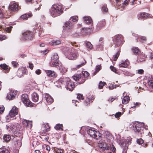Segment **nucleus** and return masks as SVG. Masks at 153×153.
<instances>
[{
  "mask_svg": "<svg viewBox=\"0 0 153 153\" xmlns=\"http://www.w3.org/2000/svg\"><path fill=\"white\" fill-rule=\"evenodd\" d=\"M63 12L62 6L61 4H55L52 5L50 10V13L53 17L58 16L62 14Z\"/></svg>",
  "mask_w": 153,
  "mask_h": 153,
  "instance_id": "f257e3e1",
  "label": "nucleus"
},
{
  "mask_svg": "<svg viewBox=\"0 0 153 153\" xmlns=\"http://www.w3.org/2000/svg\"><path fill=\"white\" fill-rule=\"evenodd\" d=\"M131 139L127 138L124 141H122L121 138H117V142L119 143H120V146L122 148V153H126L128 145L131 143Z\"/></svg>",
  "mask_w": 153,
  "mask_h": 153,
  "instance_id": "f03ea898",
  "label": "nucleus"
},
{
  "mask_svg": "<svg viewBox=\"0 0 153 153\" xmlns=\"http://www.w3.org/2000/svg\"><path fill=\"white\" fill-rule=\"evenodd\" d=\"M144 128V123H135L133 127V129L136 133H142Z\"/></svg>",
  "mask_w": 153,
  "mask_h": 153,
  "instance_id": "7ed1b4c3",
  "label": "nucleus"
},
{
  "mask_svg": "<svg viewBox=\"0 0 153 153\" xmlns=\"http://www.w3.org/2000/svg\"><path fill=\"white\" fill-rule=\"evenodd\" d=\"M19 112L18 108L15 106L13 107L10 111L9 114L7 117V119L10 120L16 119L15 116L17 115Z\"/></svg>",
  "mask_w": 153,
  "mask_h": 153,
  "instance_id": "20e7f679",
  "label": "nucleus"
},
{
  "mask_svg": "<svg viewBox=\"0 0 153 153\" xmlns=\"http://www.w3.org/2000/svg\"><path fill=\"white\" fill-rule=\"evenodd\" d=\"M21 99L22 101L27 107H31L33 106V104L30 101L27 94H23L21 96Z\"/></svg>",
  "mask_w": 153,
  "mask_h": 153,
  "instance_id": "39448f33",
  "label": "nucleus"
},
{
  "mask_svg": "<svg viewBox=\"0 0 153 153\" xmlns=\"http://www.w3.org/2000/svg\"><path fill=\"white\" fill-rule=\"evenodd\" d=\"M87 132L90 136L96 139H98L101 137V134L99 131H95L94 128L89 129Z\"/></svg>",
  "mask_w": 153,
  "mask_h": 153,
  "instance_id": "423d86ee",
  "label": "nucleus"
},
{
  "mask_svg": "<svg viewBox=\"0 0 153 153\" xmlns=\"http://www.w3.org/2000/svg\"><path fill=\"white\" fill-rule=\"evenodd\" d=\"M67 56L70 59H76L79 56L78 50L74 48L71 49V51L68 53Z\"/></svg>",
  "mask_w": 153,
  "mask_h": 153,
  "instance_id": "0eeeda50",
  "label": "nucleus"
},
{
  "mask_svg": "<svg viewBox=\"0 0 153 153\" xmlns=\"http://www.w3.org/2000/svg\"><path fill=\"white\" fill-rule=\"evenodd\" d=\"M34 37V33L29 31H27L22 33V38L25 40H31Z\"/></svg>",
  "mask_w": 153,
  "mask_h": 153,
  "instance_id": "6e6552de",
  "label": "nucleus"
},
{
  "mask_svg": "<svg viewBox=\"0 0 153 153\" xmlns=\"http://www.w3.org/2000/svg\"><path fill=\"white\" fill-rule=\"evenodd\" d=\"M74 24V23H73V22H71L70 20H68L65 23L63 27L65 30L70 31L73 29Z\"/></svg>",
  "mask_w": 153,
  "mask_h": 153,
  "instance_id": "1a4fd4ad",
  "label": "nucleus"
},
{
  "mask_svg": "<svg viewBox=\"0 0 153 153\" xmlns=\"http://www.w3.org/2000/svg\"><path fill=\"white\" fill-rule=\"evenodd\" d=\"M105 140H106L108 142L112 143L113 142L114 137L112 134L108 131L106 132L104 135Z\"/></svg>",
  "mask_w": 153,
  "mask_h": 153,
  "instance_id": "9d476101",
  "label": "nucleus"
},
{
  "mask_svg": "<svg viewBox=\"0 0 153 153\" xmlns=\"http://www.w3.org/2000/svg\"><path fill=\"white\" fill-rule=\"evenodd\" d=\"M11 16V14L10 10H7L5 13L4 10L0 8V18H8Z\"/></svg>",
  "mask_w": 153,
  "mask_h": 153,
  "instance_id": "9b49d317",
  "label": "nucleus"
},
{
  "mask_svg": "<svg viewBox=\"0 0 153 153\" xmlns=\"http://www.w3.org/2000/svg\"><path fill=\"white\" fill-rule=\"evenodd\" d=\"M105 140H101L99 141L98 146L103 150H107L109 149V146L105 142Z\"/></svg>",
  "mask_w": 153,
  "mask_h": 153,
  "instance_id": "f8f14e48",
  "label": "nucleus"
},
{
  "mask_svg": "<svg viewBox=\"0 0 153 153\" xmlns=\"http://www.w3.org/2000/svg\"><path fill=\"white\" fill-rule=\"evenodd\" d=\"M10 11L13 12H16L19 10L18 4L16 3H11L9 6Z\"/></svg>",
  "mask_w": 153,
  "mask_h": 153,
  "instance_id": "ddd939ff",
  "label": "nucleus"
},
{
  "mask_svg": "<svg viewBox=\"0 0 153 153\" xmlns=\"http://www.w3.org/2000/svg\"><path fill=\"white\" fill-rule=\"evenodd\" d=\"M81 76V80L79 82L80 84L84 83L87 79V77L89 76V73L86 71H83L82 74H80Z\"/></svg>",
  "mask_w": 153,
  "mask_h": 153,
  "instance_id": "4468645a",
  "label": "nucleus"
},
{
  "mask_svg": "<svg viewBox=\"0 0 153 153\" xmlns=\"http://www.w3.org/2000/svg\"><path fill=\"white\" fill-rule=\"evenodd\" d=\"M95 99V97L93 96L89 95L85 99L84 102V104L85 105L88 106L89 105L90 103L92 102Z\"/></svg>",
  "mask_w": 153,
  "mask_h": 153,
  "instance_id": "2eb2a0df",
  "label": "nucleus"
},
{
  "mask_svg": "<svg viewBox=\"0 0 153 153\" xmlns=\"http://www.w3.org/2000/svg\"><path fill=\"white\" fill-rule=\"evenodd\" d=\"M18 94V92L17 91H13L9 92L7 96V98L9 100H12Z\"/></svg>",
  "mask_w": 153,
  "mask_h": 153,
  "instance_id": "dca6fc26",
  "label": "nucleus"
},
{
  "mask_svg": "<svg viewBox=\"0 0 153 153\" xmlns=\"http://www.w3.org/2000/svg\"><path fill=\"white\" fill-rule=\"evenodd\" d=\"M27 71V69L24 68H19L17 71V74L19 77H21L25 74Z\"/></svg>",
  "mask_w": 153,
  "mask_h": 153,
  "instance_id": "f3484780",
  "label": "nucleus"
},
{
  "mask_svg": "<svg viewBox=\"0 0 153 153\" xmlns=\"http://www.w3.org/2000/svg\"><path fill=\"white\" fill-rule=\"evenodd\" d=\"M123 41V38L121 35H118L115 36V43L117 46H120Z\"/></svg>",
  "mask_w": 153,
  "mask_h": 153,
  "instance_id": "a211bd4d",
  "label": "nucleus"
},
{
  "mask_svg": "<svg viewBox=\"0 0 153 153\" xmlns=\"http://www.w3.org/2000/svg\"><path fill=\"white\" fill-rule=\"evenodd\" d=\"M22 123L23 126L25 127L31 128L32 126V121L24 119L22 120Z\"/></svg>",
  "mask_w": 153,
  "mask_h": 153,
  "instance_id": "6ab92c4d",
  "label": "nucleus"
},
{
  "mask_svg": "<svg viewBox=\"0 0 153 153\" xmlns=\"http://www.w3.org/2000/svg\"><path fill=\"white\" fill-rule=\"evenodd\" d=\"M74 82H72L70 79V81L68 82L65 86L67 90L71 91L74 89Z\"/></svg>",
  "mask_w": 153,
  "mask_h": 153,
  "instance_id": "aec40b11",
  "label": "nucleus"
},
{
  "mask_svg": "<svg viewBox=\"0 0 153 153\" xmlns=\"http://www.w3.org/2000/svg\"><path fill=\"white\" fill-rule=\"evenodd\" d=\"M105 25V20H102L98 22L96 28L97 30H99L103 28Z\"/></svg>",
  "mask_w": 153,
  "mask_h": 153,
  "instance_id": "412c9836",
  "label": "nucleus"
},
{
  "mask_svg": "<svg viewBox=\"0 0 153 153\" xmlns=\"http://www.w3.org/2000/svg\"><path fill=\"white\" fill-rule=\"evenodd\" d=\"M119 106L121 108L122 111L118 112L115 113V118H117L118 120L120 119V117L121 116L124 114L125 111V109L123 108V105L120 104L119 105Z\"/></svg>",
  "mask_w": 153,
  "mask_h": 153,
  "instance_id": "4be33fe9",
  "label": "nucleus"
},
{
  "mask_svg": "<svg viewBox=\"0 0 153 153\" xmlns=\"http://www.w3.org/2000/svg\"><path fill=\"white\" fill-rule=\"evenodd\" d=\"M0 67L4 72L5 73H8L10 70V67L6 64L4 63L0 65Z\"/></svg>",
  "mask_w": 153,
  "mask_h": 153,
  "instance_id": "5701e85b",
  "label": "nucleus"
},
{
  "mask_svg": "<svg viewBox=\"0 0 153 153\" xmlns=\"http://www.w3.org/2000/svg\"><path fill=\"white\" fill-rule=\"evenodd\" d=\"M70 79L68 77H63L60 78L59 80V82L62 84L66 86L68 82L70 81Z\"/></svg>",
  "mask_w": 153,
  "mask_h": 153,
  "instance_id": "b1692460",
  "label": "nucleus"
},
{
  "mask_svg": "<svg viewBox=\"0 0 153 153\" xmlns=\"http://www.w3.org/2000/svg\"><path fill=\"white\" fill-rule=\"evenodd\" d=\"M45 72L48 76L52 77L53 78H56L57 76V74L53 71L46 70H45Z\"/></svg>",
  "mask_w": 153,
  "mask_h": 153,
  "instance_id": "393cba45",
  "label": "nucleus"
},
{
  "mask_svg": "<svg viewBox=\"0 0 153 153\" xmlns=\"http://www.w3.org/2000/svg\"><path fill=\"white\" fill-rule=\"evenodd\" d=\"M32 8L34 9L35 11L39 10L41 8V5L39 4L37 1H33V3L32 5Z\"/></svg>",
  "mask_w": 153,
  "mask_h": 153,
  "instance_id": "a878e982",
  "label": "nucleus"
},
{
  "mask_svg": "<svg viewBox=\"0 0 153 153\" xmlns=\"http://www.w3.org/2000/svg\"><path fill=\"white\" fill-rule=\"evenodd\" d=\"M32 16V14L31 12H30L22 15L20 16V18L23 20H27L28 18Z\"/></svg>",
  "mask_w": 153,
  "mask_h": 153,
  "instance_id": "bb28decb",
  "label": "nucleus"
},
{
  "mask_svg": "<svg viewBox=\"0 0 153 153\" xmlns=\"http://www.w3.org/2000/svg\"><path fill=\"white\" fill-rule=\"evenodd\" d=\"M149 16V14L145 12L141 13L137 16L138 19H146Z\"/></svg>",
  "mask_w": 153,
  "mask_h": 153,
  "instance_id": "cd10ccee",
  "label": "nucleus"
},
{
  "mask_svg": "<svg viewBox=\"0 0 153 153\" xmlns=\"http://www.w3.org/2000/svg\"><path fill=\"white\" fill-rule=\"evenodd\" d=\"M146 56L144 54H139L137 57V61L138 62H142L145 61Z\"/></svg>",
  "mask_w": 153,
  "mask_h": 153,
  "instance_id": "c85d7f7f",
  "label": "nucleus"
},
{
  "mask_svg": "<svg viewBox=\"0 0 153 153\" xmlns=\"http://www.w3.org/2000/svg\"><path fill=\"white\" fill-rule=\"evenodd\" d=\"M32 99L33 101L34 102H36L39 100V96L36 93L34 92L31 95Z\"/></svg>",
  "mask_w": 153,
  "mask_h": 153,
  "instance_id": "c756f323",
  "label": "nucleus"
},
{
  "mask_svg": "<svg viewBox=\"0 0 153 153\" xmlns=\"http://www.w3.org/2000/svg\"><path fill=\"white\" fill-rule=\"evenodd\" d=\"M46 100L48 104H51L53 101V99L48 94H45Z\"/></svg>",
  "mask_w": 153,
  "mask_h": 153,
  "instance_id": "7c9ffc66",
  "label": "nucleus"
},
{
  "mask_svg": "<svg viewBox=\"0 0 153 153\" xmlns=\"http://www.w3.org/2000/svg\"><path fill=\"white\" fill-rule=\"evenodd\" d=\"M85 22L88 24L92 25L93 23L91 17L90 16H86L83 18Z\"/></svg>",
  "mask_w": 153,
  "mask_h": 153,
  "instance_id": "2f4dec72",
  "label": "nucleus"
},
{
  "mask_svg": "<svg viewBox=\"0 0 153 153\" xmlns=\"http://www.w3.org/2000/svg\"><path fill=\"white\" fill-rule=\"evenodd\" d=\"M49 64L51 67L57 68L59 65V62L58 61H51L50 62Z\"/></svg>",
  "mask_w": 153,
  "mask_h": 153,
  "instance_id": "473e14b6",
  "label": "nucleus"
},
{
  "mask_svg": "<svg viewBox=\"0 0 153 153\" xmlns=\"http://www.w3.org/2000/svg\"><path fill=\"white\" fill-rule=\"evenodd\" d=\"M91 30L89 28H82L81 32L84 35H88L90 33Z\"/></svg>",
  "mask_w": 153,
  "mask_h": 153,
  "instance_id": "72a5a7b5",
  "label": "nucleus"
},
{
  "mask_svg": "<svg viewBox=\"0 0 153 153\" xmlns=\"http://www.w3.org/2000/svg\"><path fill=\"white\" fill-rule=\"evenodd\" d=\"M131 50L134 54L135 55L139 54L140 51L138 47H133L131 48Z\"/></svg>",
  "mask_w": 153,
  "mask_h": 153,
  "instance_id": "f704fd0d",
  "label": "nucleus"
},
{
  "mask_svg": "<svg viewBox=\"0 0 153 153\" xmlns=\"http://www.w3.org/2000/svg\"><path fill=\"white\" fill-rule=\"evenodd\" d=\"M129 3V0H125L123 2H122L121 4L120 7L117 8V9H119L120 8H123V9Z\"/></svg>",
  "mask_w": 153,
  "mask_h": 153,
  "instance_id": "c9c22d12",
  "label": "nucleus"
},
{
  "mask_svg": "<svg viewBox=\"0 0 153 153\" xmlns=\"http://www.w3.org/2000/svg\"><path fill=\"white\" fill-rule=\"evenodd\" d=\"M130 97L128 96H125L124 97L122 100V103L123 104H126L128 103L130 100Z\"/></svg>",
  "mask_w": 153,
  "mask_h": 153,
  "instance_id": "e433bc0d",
  "label": "nucleus"
},
{
  "mask_svg": "<svg viewBox=\"0 0 153 153\" xmlns=\"http://www.w3.org/2000/svg\"><path fill=\"white\" fill-rule=\"evenodd\" d=\"M61 42L59 40H53L50 42V44L51 45H56L60 44Z\"/></svg>",
  "mask_w": 153,
  "mask_h": 153,
  "instance_id": "4c0bfd02",
  "label": "nucleus"
},
{
  "mask_svg": "<svg viewBox=\"0 0 153 153\" xmlns=\"http://www.w3.org/2000/svg\"><path fill=\"white\" fill-rule=\"evenodd\" d=\"M129 64L128 60H126L125 62L119 64V66L121 67L126 68Z\"/></svg>",
  "mask_w": 153,
  "mask_h": 153,
  "instance_id": "58836bf2",
  "label": "nucleus"
},
{
  "mask_svg": "<svg viewBox=\"0 0 153 153\" xmlns=\"http://www.w3.org/2000/svg\"><path fill=\"white\" fill-rule=\"evenodd\" d=\"M16 141L15 142V144L18 148L21 147L22 145L21 142V137L19 138V139H16Z\"/></svg>",
  "mask_w": 153,
  "mask_h": 153,
  "instance_id": "ea45409f",
  "label": "nucleus"
},
{
  "mask_svg": "<svg viewBox=\"0 0 153 153\" xmlns=\"http://www.w3.org/2000/svg\"><path fill=\"white\" fill-rule=\"evenodd\" d=\"M59 70L63 74L65 73L67 71V68L62 65L60 66Z\"/></svg>",
  "mask_w": 153,
  "mask_h": 153,
  "instance_id": "a19ab883",
  "label": "nucleus"
},
{
  "mask_svg": "<svg viewBox=\"0 0 153 153\" xmlns=\"http://www.w3.org/2000/svg\"><path fill=\"white\" fill-rule=\"evenodd\" d=\"M59 58V57L58 54L56 53H54L51 57V61H57Z\"/></svg>",
  "mask_w": 153,
  "mask_h": 153,
  "instance_id": "79ce46f5",
  "label": "nucleus"
},
{
  "mask_svg": "<svg viewBox=\"0 0 153 153\" xmlns=\"http://www.w3.org/2000/svg\"><path fill=\"white\" fill-rule=\"evenodd\" d=\"M73 77L74 79L76 81L79 80H81V76L80 74H75Z\"/></svg>",
  "mask_w": 153,
  "mask_h": 153,
  "instance_id": "37998d69",
  "label": "nucleus"
},
{
  "mask_svg": "<svg viewBox=\"0 0 153 153\" xmlns=\"http://www.w3.org/2000/svg\"><path fill=\"white\" fill-rule=\"evenodd\" d=\"M11 139V136L10 135L5 134L3 137V139L6 142L9 141Z\"/></svg>",
  "mask_w": 153,
  "mask_h": 153,
  "instance_id": "c03bdc74",
  "label": "nucleus"
},
{
  "mask_svg": "<svg viewBox=\"0 0 153 153\" xmlns=\"http://www.w3.org/2000/svg\"><path fill=\"white\" fill-rule=\"evenodd\" d=\"M63 125L62 124H59L56 125L54 127L55 128L56 130H59L61 129L62 130H63L62 129Z\"/></svg>",
  "mask_w": 153,
  "mask_h": 153,
  "instance_id": "a18cd8bd",
  "label": "nucleus"
},
{
  "mask_svg": "<svg viewBox=\"0 0 153 153\" xmlns=\"http://www.w3.org/2000/svg\"><path fill=\"white\" fill-rule=\"evenodd\" d=\"M23 131L24 130L23 129H22L21 130H19V131H16V133H15V135L16 136L18 135V137L20 136L23 134Z\"/></svg>",
  "mask_w": 153,
  "mask_h": 153,
  "instance_id": "49530a36",
  "label": "nucleus"
},
{
  "mask_svg": "<svg viewBox=\"0 0 153 153\" xmlns=\"http://www.w3.org/2000/svg\"><path fill=\"white\" fill-rule=\"evenodd\" d=\"M0 153H10L9 150L5 148H0Z\"/></svg>",
  "mask_w": 153,
  "mask_h": 153,
  "instance_id": "de8ad7c7",
  "label": "nucleus"
},
{
  "mask_svg": "<svg viewBox=\"0 0 153 153\" xmlns=\"http://www.w3.org/2000/svg\"><path fill=\"white\" fill-rule=\"evenodd\" d=\"M78 19V17L77 16H73L71 17L69 20H70L71 22H73V23L77 21Z\"/></svg>",
  "mask_w": 153,
  "mask_h": 153,
  "instance_id": "09e8293b",
  "label": "nucleus"
},
{
  "mask_svg": "<svg viewBox=\"0 0 153 153\" xmlns=\"http://www.w3.org/2000/svg\"><path fill=\"white\" fill-rule=\"evenodd\" d=\"M54 151L56 153H63L64 152V150L60 149L55 148L54 149Z\"/></svg>",
  "mask_w": 153,
  "mask_h": 153,
  "instance_id": "8fccbe9b",
  "label": "nucleus"
},
{
  "mask_svg": "<svg viewBox=\"0 0 153 153\" xmlns=\"http://www.w3.org/2000/svg\"><path fill=\"white\" fill-rule=\"evenodd\" d=\"M86 47L88 49L90 50L92 48L93 45L90 42H88L86 43Z\"/></svg>",
  "mask_w": 153,
  "mask_h": 153,
  "instance_id": "3c124183",
  "label": "nucleus"
},
{
  "mask_svg": "<svg viewBox=\"0 0 153 153\" xmlns=\"http://www.w3.org/2000/svg\"><path fill=\"white\" fill-rule=\"evenodd\" d=\"M106 83L104 82L100 81L98 85V88L99 89H102L103 86L105 85Z\"/></svg>",
  "mask_w": 153,
  "mask_h": 153,
  "instance_id": "603ef678",
  "label": "nucleus"
},
{
  "mask_svg": "<svg viewBox=\"0 0 153 153\" xmlns=\"http://www.w3.org/2000/svg\"><path fill=\"white\" fill-rule=\"evenodd\" d=\"M123 0H115V5H116L117 7L118 8L120 7V6L121 5L122 1Z\"/></svg>",
  "mask_w": 153,
  "mask_h": 153,
  "instance_id": "864d4df0",
  "label": "nucleus"
},
{
  "mask_svg": "<svg viewBox=\"0 0 153 153\" xmlns=\"http://www.w3.org/2000/svg\"><path fill=\"white\" fill-rule=\"evenodd\" d=\"M102 12L105 13H106L108 12V9L106 5H104L102 7Z\"/></svg>",
  "mask_w": 153,
  "mask_h": 153,
  "instance_id": "5fc2aeb1",
  "label": "nucleus"
},
{
  "mask_svg": "<svg viewBox=\"0 0 153 153\" xmlns=\"http://www.w3.org/2000/svg\"><path fill=\"white\" fill-rule=\"evenodd\" d=\"M77 98L79 100L84 99V97L83 95L80 94H77Z\"/></svg>",
  "mask_w": 153,
  "mask_h": 153,
  "instance_id": "6e6d98bb",
  "label": "nucleus"
},
{
  "mask_svg": "<svg viewBox=\"0 0 153 153\" xmlns=\"http://www.w3.org/2000/svg\"><path fill=\"white\" fill-rule=\"evenodd\" d=\"M5 31H6V32H8L9 33H10L11 31V28L13 27L11 26H10V27H6L5 26Z\"/></svg>",
  "mask_w": 153,
  "mask_h": 153,
  "instance_id": "4d7b16f0",
  "label": "nucleus"
},
{
  "mask_svg": "<svg viewBox=\"0 0 153 153\" xmlns=\"http://www.w3.org/2000/svg\"><path fill=\"white\" fill-rule=\"evenodd\" d=\"M44 127L45 129L43 130V131H44L45 132V131H50V127L48 123L44 125Z\"/></svg>",
  "mask_w": 153,
  "mask_h": 153,
  "instance_id": "13d9d810",
  "label": "nucleus"
},
{
  "mask_svg": "<svg viewBox=\"0 0 153 153\" xmlns=\"http://www.w3.org/2000/svg\"><path fill=\"white\" fill-rule=\"evenodd\" d=\"M83 60H84L85 62L81 63L80 64L77 65L76 67V68L78 69L85 65L86 62L85 60L84 59H83Z\"/></svg>",
  "mask_w": 153,
  "mask_h": 153,
  "instance_id": "bf43d9fd",
  "label": "nucleus"
},
{
  "mask_svg": "<svg viewBox=\"0 0 153 153\" xmlns=\"http://www.w3.org/2000/svg\"><path fill=\"white\" fill-rule=\"evenodd\" d=\"M12 64L13 67L15 68L19 66V64L18 63L15 61H12Z\"/></svg>",
  "mask_w": 153,
  "mask_h": 153,
  "instance_id": "052dcab7",
  "label": "nucleus"
},
{
  "mask_svg": "<svg viewBox=\"0 0 153 153\" xmlns=\"http://www.w3.org/2000/svg\"><path fill=\"white\" fill-rule=\"evenodd\" d=\"M137 143L139 144H143L144 141L141 138L138 139L137 140Z\"/></svg>",
  "mask_w": 153,
  "mask_h": 153,
  "instance_id": "680f3d73",
  "label": "nucleus"
},
{
  "mask_svg": "<svg viewBox=\"0 0 153 153\" xmlns=\"http://www.w3.org/2000/svg\"><path fill=\"white\" fill-rule=\"evenodd\" d=\"M148 85L153 88V79L149 80L148 82Z\"/></svg>",
  "mask_w": 153,
  "mask_h": 153,
  "instance_id": "e2e57ef3",
  "label": "nucleus"
},
{
  "mask_svg": "<svg viewBox=\"0 0 153 153\" xmlns=\"http://www.w3.org/2000/svg\"><path fill=\"white\" fill-rule=\"evenodd\" d=\"M146 40V38L144 36H142L140 39V41L143 43L145 42Z\"/></svg>",
  "mask_w": 153,
  "mask_h": 153,
  "instance_id": "0e129e2a",
  "label": "nucleus"
},
{
  "mask_svg": "<svg viewBox=\"0 0 153 153\" xmlns=\"http://www.w3.org/2000/svg\"><path fill=\"white\" fill-rule=\"evenodd\" d=\"M120 51H121L120 50H119L117 52L116 54H115V61L117 60L118 57L119 56L120 53Z\"/></svg>",
  "mask_w": 153,
  "mask_h": 153,
  "instance_id": "69168bd1",
  "label": "nucleus"
},
{
  "mask_svg": "<svg viewBox=\"0 0 153 153\" xmlns=\"http://www.w3.org/2000/svg\"><path fill=\"white\" fill-rule=\"evenodd\" d=\"M4 110V108L3 105L0 106V113H3Z\"/></svg>",
  "mask_w": 153,
  "mask_h": 153,
  "instance_id": "338daca9",
  "label": "nucleus"
},
{
  "mask_svg": "<svg viewBox=\"0 0 153 153\" xmlns=\"http://www.w3.org/2000/svg\"><path fill=\"white\" fill-rule=\"evenodd\" d=\"M144 73V71L143 69H139L137 71V73L140 74H142Z\"/></svg>",
  "mask_w": 153,
  "mask_h": 153,
  "instance_id": "774afa93",
  "label": "nucleus"
}]
</instances>
